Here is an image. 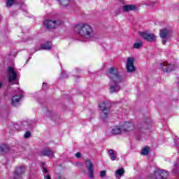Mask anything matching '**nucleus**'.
Listing matches in <instances>:
<instances>
[{"label":"nucleus","mask_w":179,"mask_h":179,"mask_svg":"<svg viewBox=\"0 0 179 179\" xmlns=\"http://www.w3.org/2000/svg\"><path fill=\"white\" fill-rule=\"evenodd\" d=\"M107 75L111 80L109 88L110 92L113 94L120 92L121 90L120 83H122V77H121L117 69L113 67L110 68L107 72Z\"/></svg>","instance_id":"nucleus-1"},{"label":"nucleus","mask_w":179,"mask_h":179,"mask_svg":"<svg viewBox=\"0 0 179 179\" xmlns=\"http://www.w3.org/2000/svg\"><path fill=\"white\" fill-rule=\"evenodd\" d=\"M74 31L80 36L81 41H92L94 38V31L87 24H78L74 27Z\"/></svg>","instance_id":"nucleus-2"},{"label":"nucleus","mask_w":179,"mask_h":179,"mask_svg":"<svg viewBox=\"0 0 179 179\" xmlns=\"http://www.w3.org/2000/svg\"><path fill=\"white\" fill-rule=\"evenodd\" d=\"M99 107L101 110L100 118L101 121H106L108 118L110 114V108H111V103L108 101H102L99 104Z\"/></svg>","instance_id":"nucleus-3"},{"label":"nucleus","mask_w":179,"mask_h":179,"mask_svg":"<svg viewBox=\"0 0 179 179\" xmlns=\"http://www.w3.org/2000/svg\"><path fill=\"white\" fill-rule=\"evenodd\" d=\"M62 24V21L59 19H57L55 20H45L43 22V26L46 29H57V27H59Z\"/></svg>","instance_id":"nucleus-4"},{"label":"nucleus","mask_w":179,"mask_h":179,"mask_svg":"<svg viewBox=\"0 0 179 179\" xmlns=\"http://www.w3.org/2000/svg\"><path fill=\"white\" fill-rule=\"evenodd\" d=\"M171 33H173L171 29L167 28L159 30V37L162 38L164 45H165L167 41H169L170 37H171Z\"/></svg>","instance_id":"nucleus-5"},{"label":"nucleus","mask_w":179,"mask_h":179,"mask_svg":"<svg viewBox=\"0 0 179 179\" xmlns=\"http://www.w3.org/2000/svg\"><path fill=\"white\" fill-rule=\"evenodd\" d=\"M8 83L14 82V85H17V73L15 71V69L12 66H9L7 71Z\"/></svg>","instance_id":"nucleus-6"},{"label":"nucleus","mask_w":179,"mask_h":179,"mask_svg":"<svg viewBox=\"0 0 179 179\" xmlns=\"http://www.w3.org/2000/svg\"><path fill=\"white\" fill-rule=\"evenodd\" d=\"M135 129V125L132 122H125L122 125V131L124 132V134H129L131 131H134Z\"/></svg>","instance_id":"nucleus-7"},{"label":"nucleus","mask_w":179,"mask_h":179,"mask_svg":"<svg viewBox=\"0 0 179 179\" xmlns=\"http://www.w3.org/2000/svg\"><path fill=\"white\" fill-rule=\"evenodd\" d=\"M85 166L88 170L89 177L90 178H94V166H93V163L92 162V161H90V159L85 161Z\"/></svg>","instance_id":"nucleus-8"},{"label":"nucleus","mask_w":179,"mask_h":179,"mask_svg":"<svg viewBox=\"0 0 179 179\" xmlns=\"http://www.w3.org/2000/svg\"><path fill=\"white\" fill-rule=\"evenodd\" d=\"M139 34L143 38H144V40H146V41H156V36H155L153 34L141 31L139 32Z\"/></svg>","instance_id":"nucleus-9"},{"label":"nucleus","mask_w":179,"mask_h":179,"mask_svg":"<svg viewBox=\"0 0 179 179\" xmlns=\"http://www.w3.org/2000/svg\"><path fill=\"white\" fill-rule=\"evenodd\" d=\"M174 68V65L169 64L167 62H164L160 64V69L164 72H171V71H173Z\"/></svg>","instance_id":"nucleus-10"},{"label":"nucleus","mask_w":179,"mask_h":179,"mask_svg":"<svg viewBox=\"0 0 179 179\" xmlns=\"http://www.w3.org/2000/svg\"><path fill=\"white\" fill-rule=\"evenodd\" d=\"M134 57H128L127 61V71L129 73H132L135 71V66L134 65Z\"/></svg>","instance_id":"nucleus-11"},{"label":"nucleus","mask_w":179,"mask_h":179,"mask_svg":"<svg viewBox=\"0 0 179 179\" xmlns=\"http://www.w3.org/2000/svg\"><path fill=\"white\" fill-rule=\"evenodd\" d=\"M54 150L50 149V148H44L40 152L41 156H47L49 157V159H52V157H54Z\"/></svg>","instance_id":"nucleus-12"},{"label":"nucleus","mask_w":179,"mask_h":179,"mask_svg":"<svg viewBox=\"0 0 179 179\" xmlns=\"http://www.w3.org/2000/svg\"><path fill=\"white\" fill-rule=\"evenodd\" d=\"M25 168L24 166H20L15 169V173H14V178L17 179L20 178V176L23 173H24Z\"/></svg>","instance_id":"nucleus-13"},{"label":"nucleus","mask_w":179,"mask_h":179,"mask_svg":"<svg viewBox=\"0 0 179 179\" xmlns=\"http://www.w3.org/2000/svg\"><path fill=\"white\" fill-rule=\"evenodd\" d=\"M27 122H22V125H23V128L25 129H31V128H33V127H34L36 125V122H34V120H31L29 122V124Z\"/></svg>","instance_id":"nucleus-14"},{"label":"nucleus","mask_w":179,"mask_h":179,"mask_svg":"<svg viewBox=\"0 0 179 179\" xmlns=\"http://www.w3.org/2000/svg\"><path fill=\"white\" fill-rule=\"evenodd\" d=\"M20 99H22V95H15L13 97L11 103L13 106H18Z\"/></svg>","instance_id":"nucleus-15"},{"label":"nucleus","mask_w":179,"mask_h":179,"mask_svg":"<svg viewBox=\"0 0 179 179\" xmlns=\"http://www.w3.org/2000/svg\"><path fill=\"white\" fill-rule=\"evenodd\" d=\"M124 12H129L131 10H136V6L134 5H124L122 6Z\"/></svg>","instance_id":"nucleus-16"},{"label":"nucleus","mask_w":179,"mask_h":179,"mask_svg":"<svg viewBox=\"0 0 179 179\" xmlns=\"http://www.w3.org/2000/svg\"><path fill=\"white\" fill-rule=\"evenodd\" d=\"M108 153L110 155V159L112 160V162H114V160H118V158L117 157V152H115L113 150H109Z\"/></svg>","instance_id":"nucleus-17"},{"label":"nucleus","mask_w":179,"mask_h":179,"mask_svg":"<svg viewBox=\"0 0 179 179\" xmlns=\"http://www.w3.org/2000/svg\"><path fill=\"white\" fill-rule=\"evenodd\" d=\"M122 131V126L121 128L120 127H115L112 129V134L113 135H120Z\"/></svg>","instance_id":"nucleus-18"},{"label":"nucleus","mask_w":179,"mask_h":179,"mask_svg":"<svg viewBox=\"0 0 179 179\" xmlns=\"http://www.w3.org/2000/svg\"><path fill=\"white\" fill-rule=\"evenodd\" d=\"M9 152V145H3L0 146V155H3L5 153H8Z\"/></svg>","instance_id":"nucleus-19"},{"label":"nucleus","mask_w":179,"mask_h":179,"mask_svg":"<svg viewBox=\"0 0 179 179\" xmlns=\"http://www.w3.org/2000/svg\"><path fill=\"white\" fill-rule=\"evenodd\" d=\"M124 173H125V171L124 170L123 168H121L116 171L115 176L116 178L120 179V177H122V176H124Z\"/></svg>","instance_id":"nucleus-20"},{"label":"nucleus","mask_w":179,"mask_h":179,"mask_svg":"<svg viewBox=\"0 0 179 179\" xmlns=\"http://www.w3.org/2000/svg\"><path fill=\"white\" fill-rule=\"evenodd\" d=\"M52 45V43L51 42H47L41 45V48L42 50H50Z\"/></svg>","instance_id":"nucleus-21"},{"label":"nucleus","mask_w":179,"mask_h":179,"mask_svg":"<svg viewBox=\"0 0 179 179\" xmlns=\"http://www.w3.org/2000/svg\"><path fill=\"white\" fill-rule=\"evenodd\" d=\"M59 1V3L63 6H68V5H69V3L71 2L70 0H57Z\"/></svg>","instance_id":"nucleus-22"},{"label":"nucleus","mask_w":179,"mask_h":179,"mask_svg":"<svg viewBox=\"0 0 179 179\" xmlns=\"http://www.w3.org/2000/svg\"><path fill=\"white\" fill-rule=\"evenodd\" d=\"M23 127H24V126H23V124H22V123L20 124V127L19 126V124L17 123H15L14 124V128L16 131H22V129H24V128Z\"/></svg>","instance_id":"nucleus-23"},{"label":"nucleus","mask_w":179,"mask_h":179,"mask_svg":"<svg viewBox=\"0 0 179 179\" xmlns=\"http://www.w3.org/2000/svg\"><path fill=\"white\" fill-rule=\"evenodd\" d=\"M149 150H150V148L149 147H146V148H144L142 151H141V155H149Z\"/></svg>","instance_id":"nucleus-24"},{"label":"nucleus","mask_w":179,"mask_h":179,"mask_svg":"<svg viewBox=\"0 0 179 179\" xmlns=\"http://www.w3.org/2000/svg\"><path fill=\"white\" fill-rule=\"evenodd\" d=\"M143 45V43L142 41H140L138 43H135L134 44V48L139 49L142 45Z\"/></svg>","instance_id":"nucleus-25"},{"label":"nucleus","mask_w":179,"mask_h":179,"mask_svg":"<svg viewBox=\"0 0 179 179\" xmlns=\"http://www.w3.org/2000/svg\"><path fill=\"white\" fill-rule=\"evenodd\" d=\"M15 3V0H6V6L10 8Z\"/></svg>","instance_id":"nucleus-26"},{"label":"nucleus","mask_w":179,"mask_h":179,"mask_svg":"<svg viewBox=\"0 0 179 179\" xmlns=\"http://www.w3.org/2000/svg\"><path fill=\"white\" fill-rule=\"evenodd\" d=\"M178 141H179L178 138L175 139V141H174L175 145H173V148H178V146H179Z\"/></svg>","instance_id":"nucleus-27"},{"label":"nucleus","mask_w":179,"mask_h":179,"mask_svg":"<svg viewBox=\"0 0 179 179\" xmlns=\"http://www.w3.org/2000/svg\"><path fill=\"white\" fill-rule=\"evenodd\" d=\"M31 134L30 131H27V132H25L24 136V138H25L26 139H27V138H30V136H31Z\"/></svg>","instance_id":"nucleus-28"},{"label":"nucleus","mask_w":179,"mask_h":179,"mask_svg":"<svg viewBox=\"0 0 179 179\" xmlns=\"http://www.w3.org/2000/svg\"><path fill=\"white\" fill-rule=\"evenodd\" d=\"M100 177L101 178H104V177H106V171H101L100 172Z\"/></svg>","instance_id":"nucleus-29"},{"label":"nucleus","mask_w":179,"mask_h":179,"mask_svg":"<svg viewBox=\"0 0 179 179\" xmlns=\"http://www.w3.org/2000/svg\"><path fill=\"white\" fill-rule=\"evenodd\" d=\"M42 169H43V173H45V174H47V173H48V170H47V169L44 167V165H43Z\"/></svg>","instance_id":"nucleus-30"},{"label":"nucleus","mask_w":179,"mask_h":179,"mask_svg":"<svg viewBox=\"0 0 179 179\" xmlns=\"http://www.w3.org/2000/svg\"><path fill=\"white\" fill-rule=\"evenodd\" d=\"M81 156H82V154H80V152L76 153V157H77L78 159H80Z\"/></svg>","instance_id":"nucleus-31"},{"label":"nucleus","mask_w":179,"mask_h":179,"mask_svg":"<svg viewBox=\"0 0 179 179\" xmlns=\"http://www.w3.org/2000/svg\"><path fill=\"white\" fill-rule=\"evenodd\" d=\"M44 177L45 178V179H51V176H50V175H47L46 176L45 175Z\"/></svg>","instance_id":"nucleus-32"},{"label":"nucleus","mask_w":179,"mask_h":179,"mask_svg":"<svg viewBox=\"0 0 179 179\" xmlns=\"http://www.w3.org/2000/svg\"><path fill=\"white\" fill-rule=\"evenodd\" d=\"M64 73H65V72L62 71V78H66V76H64Z\"/></svg>","instance_id":"nucleus-33"},{"label":"nucleus","mask_w":179,"mask_h":179,"mask_svg":"<svg viewBox=\"0 0 179 179\" xmlns=\"http://www.w3.org/2000/svg\"><path fill=\"white\" fill-rule=\"evenodd\" d=\"M2 87V83L0 82V89Z\"/></svg>","instance_id":"nucleus-34"},{"label":"nucleus","mask_w":179,"mask_h":179,"mask_svg":"<svg viewBox=\"0 0 179 179\" xmlns=\"http://www.w3.org/2000/svg\"><path fill=\"white\" fill-rule=\"evenodd\" d=\"M44 85H45L44 83H43V87H44Z\"/></svg>","instance_id":"nucleus-35"},{"label":"nucleus","mask_w":179,"mask_h":179,"mask_svg":"<svg viewBox=\"0 0 179 179\" xmlns=\"http://www.w3.org/2000/svg\"><path fill=\"white\" fill-rule=\"evenodd\" d=\"M141 129H139V130H138V132H141Z\"/></svg>","instance_id":"nucleus-36"},{"label":"nucleus","mask_w":179,"mask_h":179,"mask_svg":"<svg viewBox=\"0 0 179 179\" xmlns=\"http://www.w3.org/2000/svg\"><path fill=\"white\" fill-rule=\"evenodd\" d=\"M0 22H1V16H0Z\"/></svg>","instance_id":"nucleus-37"}]
</instances>
